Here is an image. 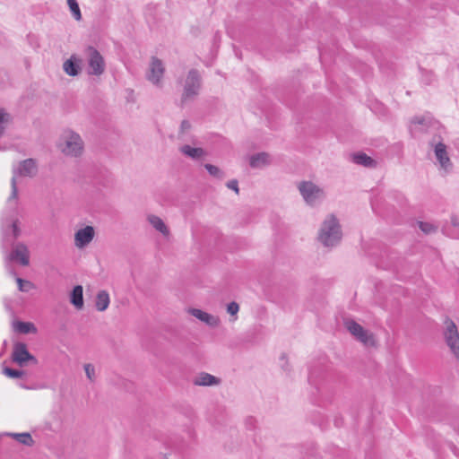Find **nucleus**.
<instances>
[{
    "label": "nucleus",
    "instance_id": "nucleus-34",
    "mask_svg": "<svg viewBox=\"0 0 459 459\" xmlns=\"http://www.w3.org/2000/svg\"><path fill=\"white\" fill-rule=\"evenodd\" d=\"M227 186L230 188V189H232L233 191H235L237 194H238V180L236 179H232V180H230L228 183H227Z\"/></svg>",
    "mask_w": 459,
    "mask_h": 459
},
{
    "label": "nucleus",
    "instance_id": "nucleus-33",
    "mask_svg": "<svg viewBox=\"0 0 459 459\" xmlns=\"http://www.w3.org/2000/svg\"><path fill=\"white\" fill-rule=\"evenodd\" d=\"M11 228H12V231H13V238L16 239L20 236V233H21V230L18 227L17 220L13 221L12 222Z\"/></svg>",
    "mask_w": 459,
    "mask_h": 459
},
{
    "label": "nucleus",
    "instance_id": "nucleus-4",
    "mask_svg": "<svg viewBox=\"0 0 459 459\" xmlns=\"http://www.w3.org/2000/svg\"><path fill=\"white\" fill-rule=\"evenodd\" d=\"M58 147L64 154L77 157L82 152L83 143L78 134L66 131L60 138Z\"/></svg>",
    "mask_w": 459,
    "mask_h": 459
},
{
    "label": "nucleus",
    "instance_id": "nucleus-17",
    "mask_svg": "<svg viewBox=\"0 0 459 459\" xmlns=\"http://www.w3.org/2000/svg\"><path fill=\"white\" fill-rule=\"evenodd\" d=\"M182 154L192 160H199L205 155V151L200 147H192L190 145H183L179 148Z\"/></svg>",
    "mask_w": 459,
    "mask_h": 459
},
{
    "label": "nucleus",
    "instance_id": "nucleus-9",
    "mask_svg": "<svg viewBox=\"0 0 459 459\" xmlns=\"http://www.w3.org/2000/svg\"><path fill=\"white\" fill-rule=\"evenodd\" d=\"M430 144L434 147L435 157L439 168L443 169L445 173L451 171L453 164L448 156L446 145L443 143H431Z\"/></svg>",
    "mask_w": 459,
    "mask_h": 459
},
{
    "label": "nucleus",
    "instance_id": "nucleus-11",
    "mask_svg": "<svg viewBox=\"0 0 459 459\" xmlns=\"http://www.w3.org/2000/svg\"><path fill=\"white\" fill-rule=\"evenodd\" d=\"M164 73L165 68L162 61L153 56L150 65V72L147 74V79L154 85L160 86Z\"/></svg>",
    "mask_w": 459,
    "mask_h": 459
},
{
    "label": "nucleus",
    "instance_id": "nucleus-12",
    "mask_svg": "<svg viewBox=\"0 0 459 459\" xmlns=\"http://www.w3.org/2000/svg\"><path fill=\"white\" fill-rule=\"evenodd\" d=\"M8 259L17 261L22 265L27 266L30 264V253L27 246L24 243H17L12 252L8 255Z\"/></svg>",
    "mask_w": 459,
    "mask_h": 459
},
{
    "label": "nucleus",
    "instance_id": "nucleus-36",
    "mask_svg": "<svg viewBox=\"0 0 459 459\" xmlns=\"http://www.w3.org/2000/svg\"><path fill=\"white\" fill-rule=\"evenodd\" d=\"M424 122L423 118L415 117L412 119V123L422 125Z\"/></svg>",
    "mask_w": 459,
    "mask_h": 459
},
{
    "label": "nucleus",
    "instance_id": "nucleus-18",
    "mask_svg": "<svg viewBox=\"0 0 459 459\" xmlns=\"http://www.w3.org/2000/svg\"><path fill=\"white\" fill-rule=\"evenodd\" d=\"M70 302L77 308L83 307V289L82 285H76L71 291Z\"/></svg>",
    "mask_w": 459,
    "mask_h": 459
},
{
    "label": "nucleus",
    "instance_id": "nucleus-22",
    "mask_svg": "<svg viewBox=\"0 0 459 459\" xmlns=\"http://www.w3.org/2000/svg\"><path fill=\"white\" fill-rule=\"evenodd\" d=\"M352 161L367 168H373L376 166V161L364 152L354 153L352 155Z\"/></svg>",
    "mask_w": 459,
    "mask_h": 459
},
{
    "label": "nucleus",
    "instance_id": "nucleus-29",
    "mask_svg": "<svg viewBox=\"0 0 459 459\" xmlns=\"http://www.w3.org/2000/svg\"><path fill=\"white\" fill-rule=\"evenodd\" d=\"M16 281L19 287V290L21 291L27 292L33 288V283L30 281L22 280V278L18 277Z\"/></svg>",
    "mask_w": 459,
    "mask_h": 459
},
{
    "label": "nucleus",
    "instance_id": "nucleus-19",
    "mask_svg": "<svg viewBox=\"0 0 459 459\" xmlns=\"http://www.w3.org/2000/svg\"><path fill=\"white\" fill-rule=\"evenodd\" d=\"M0 435H1V437L4 436L12 437L15 440H17L19 443L25 445L27 446H31L34 445V440L29 432H23V433L5 432V433H2Z\"/></svg>",
    "mask_w": 459,
    "mask_h": 459
},
{
    "label": "nucleus",
    "instance_id": "nucleus-7",
    "mask_svg": "<svg viewBox=\"0 0 459 459\" xmlns=\"http://www.w3.org/2000/svg\"><path fill=\"white\" fill-rule=\"evenodd\" d=\"M12 359L20 367H24L28 362L33 365L38 364V359L30 354L27 349V345L23 342H16L13 345Z\"/></svg>",
    "mask_w": 459,
    "mask_h": 459
},
{
    "label": "nucleus",
    "instance_id": "nucleus-28",
    "mask_svg": "<svg viewBox=\"0 0 459 459\" xmlns=\"http://www.w3.org/2000/svg\"><path fill=\"white\" fill-rule=\"evenodd\" d=\"M204 168L207 169L208 173L217 178H223V172L217 167L212 164H205Z\"/></svg>",
    "mask_w": 459,
    "mask_h": 459
},
{
    "label": "nucleus",
    "instance_id": "nucleus-5",
    "mask_svg": "<svg viewBox=\"0 0 459 459\" xmlns=\"http://www.w3.org/2000/svg\"><path fill=\"white\" fill-rule=\"evenodd\" d=\"M88 63V74L100 76L106 69L104 57L92 46H88L84 49Z\"/></svg>",
    "mask_w": 459,
    "mask_h": 459
},
{
    "label": "nucleus",
    "instance_id": "nucleus-10",
    "mask_svg": "<svg viewBox=\"0 0 459 459\" xmlns=\"http://www.w3.org/2000/svg\"><path fill=\"white\" fill-rule=\"evenodd\" d=\"M445 339L451 351L459 359V334L456 325L452 321L447 324Z\"/></svg>",
    "mask_w": 459,
    "mask_h": 459
},
{
    "label": "nucleus",
    "instance_id": "nucleus-15",
    "mask_svg": "<svg viewBox=\"0 0 459 459\" xmlns=\"http://www.w3.org/2000/svg\"><path fill=\"white\" fill-rule=\"evenodd\" d=\"M193 383L199 386L218 385L221 379L209 373L202 372L194 379Z\"/></svg>",
    "mask_w": 459,
    "mask_h": 459
},
{
    "label": "nucleus",
    "instance_id": "nucleus-14",
    "mask_svg": "<svg viewBox=\"0 0 459 459\" xmlns=\"http://www.w3.org/2000/svg\"><path fill=\"white\" fill-rule=\"evenodd\" d=\"M190 314L199 319L200 321L205 323L209 326L215 327L220 324V319L217 316H214L207 312H204L198 308H191L189 310Z\"/></svg>",
    "mask_w": 459,
    "mask_h": 459
},
{
    "label": "nucleus",
    "instance_id": "nucleus-24",
    "mask_svg": "<svg viewBox=\"0 0 459 459\" xmlns=\"http://www.w3.org/2000/svg\"><path fill=\"white\" fill-rule=\"evenodd\" d=\"M14 328L17 332L24 334L35 333L37 331L35 325L32 323L29 322L18 321L14 324Z\"/></svg>",
    "mask_w": 459,
    "mask_h": 459
},
{
    "label": "nucleus",
    "instance_id": "nucleus-26",
    "mask_svg": "<svg viewBox=\"0 0 459 459\" xmlns=\"http://www.w3.org/2000/svg\"><path fill=\"white\" fill-rule=\"evenodd\" d=\"M70 11L76 21L82 20V13L76 0H67Z\"/></svg>",
    "mask_w": 459,
    "mask_h": 459
},
{
    "label": "nucleus",
    "instance_id": "nucleus-2",
    "mask_svg": "<svg viewBox=\"0 0 459 459\" xmlns=\"http://www.w3.org/2000/svg\"><path fill=\"white\" fill-rule=\"evenodd\" d=\"M342 230L334 215H329L323 222L318 239L325 247H333L342 239Z\"/></svg>",
    "mask_w": 459,
    "mask_h": 459
},
{
    "label": "nucleus",
    "instance_id": "nucleus-23",
    "mask_svg": "<svg viewBox=\"0 0 459 459\" xmlns=\"http://www.w3.org/2000/svg\"><path fill=\"white\" fill-rule=\"evenodd\" d=\"M109 295L106 290H100L98 292L96 297V308L98 311H104L109 305Z\"/></svg>",
    "mask_w": 459,
    "mask_h": 459
},
{
    "label": "nucleus",
    "instance_id": "nucleus-31",
    "mask_svg": "<svg viewBox=\"0 0 459 459\" xmlns=\"http://www.w3.org/2000/svg\"><path fill=\"white\" fill-rule=\"evenodd\" d=\"M84 370H85V373H86V376H87L88 379L92 382L94 380V378H95V368H94V367L91 364H90V363L85 364L84 365Z\"/></svg>",
    "mask_w": 459,
    "mask_h": 459
},
{
    "label": "nucleus",
    "instance_id": "nucleus-13",
    "mask_svg": "<svg viewBox=\"0 0 459 459\" xmlns=\"http://www.w3.org/2000/svg\"><path fill=\"white\" fill-rule=\"evenodd\" d=\"M95 231L92 226H86L78 230L74 235V245L78 248L88 246L93 239Z\"/></svg>",
    "mask_w": 459,
    "mask_h": 459
},
{
    "label": "nucleus",
    "instance_id": "nucleus-20",
    "mask_svg": "<svg viewBox=\"0 0 459 459\" xmlns=\"http://www.w3.org/2000/svg\"><path fill=\"white\" fill-rule=\"evenodd\" d=\"M270 163L269 155L265 152H260L252 155L249 159V165L254 169L262 168Z\"/></svg>",
    "mask_w": 459,
    "mask_h": 459
},
{
    "label": "nucleus",
    "instance_id": "nucleus-30",
    "mask_svg": "<svg viewBox=\"0 0 459 459\" xmlns=\"http://www.w3.org/2000/svg\"><path fill=\"white\" fill-rule=\"evenodd\" d=\"M419 228L426 234L433 233L437 230V227L429 222L419 221Z\"/></svg>",
    "mask_w": 459,
    "mask_h": 459
},
{
    "label": "nucleus",
    "instance_id": "nucleus-35",
    "mask_svg": "<svg viewBox=\"0 0 459 459\" xmlns=\"http://www.w3.org/2000/svg\"><path fill=\"white\" fill-rule=\"evenodd\" d=\"M190 127H191V125H190L189 121H187V120H183V121L181 122V125H180V131H181L182 133H184V132H186V131L189 130V129H190Z\"/></svg>",
    "mask_w": 459,
    "mask_h": 459
},
{
    "label": "nucleus",
    "instance_id": "nucleus-16",
    "mask_svg": "<svg viewBox=\"0 0 459 459\" xmlns=\"http://www.w3.org/2000/svg\"><path fill=\"white\" fill-rule=\"evenodd\" d=\"M63 69L70 76L78 75L81 71L80 59L74 55L71 56L69 59L64 62Z\"/></svg>",
    "mask_w": 459,
    "mask_h": 459
},
{
    "label": "nucleus",
    "instance_id": "nucleus-21",
    "mask_svg": "<svg viewBox=\"0 0 459 459\" xmlns=\"http://www.w3.org/2000/svg\"><path fill=\"white\" fill-rule=\"evenodd\" d=\"M147 220L150 224L162 235L168 236L169 234L168 227L159 216L151 214L147 217Z\"/></svg>",
    "mask_w": 459,
    "mask_h": 459
},
{
    "label": "nucleus",
    "instance_id": "nucleus-1",
    "mask_svg": "<svg viewBox=\"0 0 459 459\" xmlns=\"http://www.w3.org/2000/svg\"><path fill=\"white\" fill-rule=\"evenodd\" d=\"M38 173V164L32 158L26 159L18 163L17 166L13 168V177L11 179V195L8 198V203L11 204L13 201L18 198V187H17V178L18 177H28L34 178Z\"/></svg>",
    "mask_w": 459,
    "mask_h": 459
},
{
    "label": "nucleus",
    "instance_id": "nucleus-8",
    "mask_svg": "<svg viewBox=\"0 0 459 459\" xmlns=\"http://www.w3.org/2000/svg\"><path fill=\"white\" fill-rule=\"evenodd\" d=\"M346 329L356 337L357 340L364 344H373L374 337L373 334L369 333L365 330L359 324L352 319H346L344 321Z\"/></svg>",
    "mask_w": 459,
    "mask_h": 459
},
{
    "label": "nucleus",
    "instance_id": "nucleus-25",
    "mask_svg": "<svg viewBox=\"0 0 459 459\" xmlns=\"http://www.w3.org/2000/svg\"><path fill=\"white\" fill-rule=\"evenodd\" d=\"M12 117L4 108H0V137L4 134L5 128L11 123Z\"/></svg>",
    "mask_w": 459,
    "mask_h": 459
},
{
    "label": "nucleus",
    "instance_id": "nucleus-27",
    "mask_svg": "<svg viewBox=\"0 0 459 459\" xmlns=\"http://www.w3.org/2000/svg\"><path fill=\"white\" fill-rule=\"evenodd\" d=\"M3 373L11 378H19L25 375V371L23 370L13 369L7 367L3 369Z\"/></svg>",
    "mask_w": 459,
    "mask_h": 459
},
{
    "label": "nucleus",
    "instance_id": "nucleus-32",
    "mask_svg": "<svg viewBox=\"0 0 459 459\" xmlns=\"http://www.w3.org/2000/svg\"><path fill=\"white\" fill-rule=\"evenodd\" d=\"M239 310V306L237 302L235 301H232L230 302V304H228V307H227V311L229 314H230L231 316H235L237 315V313L238 312Z\"/></svg>",
    "mask_w": 459,
    "mask_h": 459
},
{
    "label": "nucleus",
    "instance_id": "nucleus-6",
    "mask_svg": "<svg viewBox=\"0 0 459 459\" xmlns=\"http://www.w3.org/2000/svg\"><path fill=\"white\" fill-rule=\"evenodd\" d=\"M298 188L305 202L314 205L316 202L324 197V190L311 181H302Z\"/></svg>",
    "mask_w": 459,
    "mask_h": 459
},
{
    "label": "nucleus",
    "instance_id": "nucleus-3",
    "mask_svg": "<svg viewBox=\"0 0 459 459\" xmlns=\"http://www.w3.org/2000/svg\"><path fill=\"white\" fill-rule=\"evenodd\" d=\"M202 86V77L198 70L191 69L184 82L181 105L193 100L198 94Z\"/></svg>",
    "mask_w": 459,
    "mask_h": 459
}]
</instances>
